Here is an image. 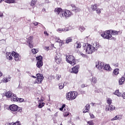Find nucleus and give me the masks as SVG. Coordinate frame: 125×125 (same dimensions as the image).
<instances>
[{
	"label": "nucleus",
	"mask_w": 125,
	"mask_h": 125,
	"mask_svg": "<svg viewBox=\"0 0 125 125\" xmlns=\"http://www.w3.org/2000/svg\"><path fill=\"white\" fill-rule=\"evenodd\" d=\"M90 107V105H89V104H87L85 107V108L88 110L89 109Z\"/></svg>",
	"instance_id": "obj_46"
},
{
	"label": "nucleus",
	"mask_w": 125,
	"mask_h": 125,
	"mask_svg": "<svg viewBox=\"0 0 125 125\" xmlns=\"http://www.w3.org/2000/svg\"><path fill=\"white\" fill-rule=\"evenodd\" d=\"M110 105H106L105 107V111H109L110 112Z\"/></svg>",
	"instance_id": "obj_40"
},
{
	"label": "nucleus",
	"mask_w": 125,
	"mask_h": 125,
	"mask_svg": "<svg viewBox=\"0 0 125 125\" xmlns=\"http://www.w3.org/2000/svg\"><path fill=\"white\" fill-rule=\"evenodd\" d=\"M88 125H93V122L88 121L87 122Z\"/></svg>",
	"instance_id": "obj_49"
},
{
	"label": "nucleus",
	"mask_w": 125,
	"mask_h": 125,
	"mask_svg": "<svg viewBox=\"0 0 125 125\" xmlns=\"http://www.w3.org/2000/svg\"><path fill=\"white\" fill-rule=\"evenodd\" d=\"M66 61L67 63H69L72 66H74L75 64H76V60L75 59V57L72 55L67 56L66 57Z\"/></svg>",
	"instance_id": "obj_5"
},
{
	"label": "nucleus",
	"mask_w": 125,
	"mask_h": 125,
	"mask_svg": "<svg viewBox=\"0 0 125 125\" xmlns=\"http://www.w3.org/2000/svg\"><path fill=\"white\" fill-rule=\"evenodd\" d=\"M83 50L88 54H91L93 53L95 50H97V47H94V46L89 44H85L84 45H83Z\"/></svg>",
	"instance_id": "obj_3"
},
{
	"label": "nucleus",
	"mask_w": 125,
	"mask_h": 125,
	"mask_svg": "<svg viewBox=\"0 0 125 125\" xmlns=\"http://www.w3.org/2000/svg\"><path fill=\"white\" fill-rule=\"evenodd\" d=\"M37 79L34 82V83H42V81H43L44 77L42 76V74L38 73L36 74Z\"/></svg>",
	"instance_id": "obj_7"
},
{
	"label": "nucleus",
	"mask_w": 125,
	"mask_h": 125,
	"mask_svg": "<svg viewBox=\"0 0 125 125\" xmlns=\"http://www.w3.org/2000/svg\"><path fill=\"white\" fill-rule=\"evenodd\" d=\"M117 120H122V115H117L111 119V121H117Z\"/></svg>",
	"instance_id": "obj_18"
},
{
	"label": "nucleus",
	"mask_w": 125,
	"mask_h": 125,
	"mask_svg": "<svg viewBox=\"0 0 125 125\" xmlns=\"http://www.w3.org/2000/svg\"><path fill=\"white\" fill-rule=\"evenodd\" d=\"M64 117H67V116H69V112H67V111H63V114Z\"/></svg>",
	"instance_id": "obj_37"
},
{
	"label": "nucleus",
	"mask_w": 125,
	"mask_h": 125,
	"mask_svg": "<svg viewBox=\"0 0 125 125\" xmlns=\"http://www.w3.org/2000/svg\"><path fill=\"white\" fill-rule=\"evenodd\" d=\"M55 61L57 64H60L62 59H61V54L60 53H56L55 55Z\"/></svg>",
	"instance_id": "obj_8"
},
{
	"label": "nucleus",
	"mask_w": 125,
	"mask_h": 125,
	"mask_svg": "<svg viewBox=\"0 0 125 125\" xmlns=\"http://www.w3.org/2000/svg\"><path fill=\"white\" fill-rule=\"evenodd\" d=\"M37 2V0H32L31 1V6H34Z\"/></svg>",
	"instance_id": "obj_33"
},
{
	"label": "nucleus",
	"mask_w": 125,
	"mask_h": 125,
	"mask_svg": "<svg viewBox=\"0 0 125 125\" xmlns=\"http://www.w3.org/2000/svg\"><path fill=\"white\" fill-rule=\"evenodd\" d=\"M87 112H88V109L86 108H85L83 111V113H87Z\"/></svg>",
	"instance_id": "obj_50"
},
{
	"label": "nucleus",
	"mask_w": 125,
	"mask_h": 125,
	"mask_svg": "<svg viewBox=\"0 0 125 125\" xmlns=\"http://www.w3.org/2000/svg\"><path fill=\"white\" fill-rule=\"evenodd\" d=\"M96 67L99 69V70H102V69H104V62H99L97 63L96 64Z\"/></svg>",
	"instance_id": "obj_12"
},
{
	"label": "nucleus",
	"mask_w": 125,
	"mask_h": 125,
	"mask_svg": "<svg viewBox=\"0 0 125 125\" xmlns=\"http://www.w3.org/2000/svg\"><path fill=\"white\" fill-rule=\"evenodd\" d=\"M82 87L83 88V87H85V85L84 84H82Z\"/></svg>",
	"instance_id": "obj_57"
},
{
	"label": "nucleus",
	"mask_w": 125,
	"mask_h": 125,
	"mask_svg": "<svg viewBox=\"0 0 125 125\" xmlns=\"http://www.w3.org/2000/svg\"><path fill=\"white\" fill-rule=\"evenodd\" d=\"M10 80H11V77H10V76H8L5 78L3 79L2 81L4 83H6L10 82Z\"/></svg>",
	"instance_id": "obj_19"
},
{
	"label": "nucleus",
	"mask_w": 125,
	"mask_h": 125,
	"mask_svg": "<svg viewBox=\"0 0 125 125\" xmlns=\"http://www.w3.org/2000/svg\"><path fill=\"white\" fill-rule=\"evenodd\" d=\"M47 110H48V111H51V110L50 109V108H47Z\"/></svg>",
	"instance_id": "obj_64"
},
{
	"label": "nucleus",
	"mask_w": 125,
	"mask_h": 125,
	"mask_svg": "<svg viewBox=\"0 0 125 125\" xmlns=\"http://www.w3.org/2000/svg\"><path fill=\"white\" fill-rule=\"evenodd\" d=\"M91 8L93 11H95V10L97 9V4H95L94 5H92Z\"/></svg>",
	"instance_id": "obj_27"
},
{
	"label": "nucleus",
	"mask_w": 125,
	"mask_h": 125,
	"mask_svg": "<svg viewBox=\"0 0 125 125\" xmlns=\"http://www.w3.org/2000/svg\"><path fill=\"white\" fill-rule=\"evenodd\" d=\"M59 89H63L64 88V84L63 83H61L59 84Z\"/></svg>",
	"instance_id": "obj_31"
},
{
	"label": "nucleus",
	"mask_w": 125,
	"mask_h": 125,
	"mask_svg": "<svg viewBox=\"0 0 125 125\" xmlns=\"http://www.w3.org/2000/svg\"><path fill=\"white\" fill-rule=\"evenodd\" d=\"M71 6L72 7V11H74V12H80L81 11V9L75 6L74 5H72Z\"/></svg>",
	"instance_id": "obj_14"
},
{
	"label": "nucleus",
	"mask_w": 125,
	"mask_h": 125,
	"mask_svg": "<svg viewBox=\"0 0 125 125\" xmlns=\"http://www.w3.org/2000/svg\"><path fill=\"white\" fill-rule=\"evenodd\" d=\"M77 96H78V92L73 91L67 93L66 97L67 100L72 101L74 100V99H76Z\"/></svg>",
	"instance_id": "obj_4"
},
{
	"label": "nucleus",
	"mask_w": 125,
	"mask_h": 125,
	"mask_svg": "<svg viewBox=\"0 0 125 125\" xmlns=\"http://www.w3.org/2000/svg\"><path fill=\"white\" fill-rule=\"evenodd\" d=\"M115 108V106L112 105H110V112H111V111H114Z\"/></svg>",
	"instance_id": "obj_38"
},
{
	"label": "nucleus",
	"mask_w": 125,
	"mask_h": 125,
	"mask_svg": "<svg viewBox=\"0 0 125 125\" xmlns=\"http://www.w3.org/2000/svg\"><path fill=\"white\" fill-rule=\"evenodd\" d=\"M104 70H105V71H111L112 70V68H111V67H110V65L107 64H105L104 65Z\"/></svg>",
	"instance_id": "obj_16"
},
{
	"label": "nucleus",
	"mask_w": 125,
	"mask_h": 125,
	"mask_svg": "<svg viewBox=\"0 0 125 125\" xmlns=\"http://www.w3.org/2000/svg\"><path fill=\"white\" fill-rule=\"evenodd\" d=\"M119 69L116 68L114 70L113 73L114 74V75H118L119 74Z\"/></svg>",
	"instance_id": "obj_34"
},
{
	"label": "nucleus",
	"mask_w": 125,
	"mask_h": 125,
	"mask_svg": "<svg viewBox=\"0 0 125 125\" xmlns=\"http://www.w3.org/2000/svg\"><path fill=\"white\" fill-rule=\"evenodd\" d=\"M96 11L98 14H100L101 13V11L100 9H96Z\"/></svg>",
	"instance_id": "obj_44"
},
{
	"label": "nucleus",
	"mask_w": 125,
	"mask_h": 125,
	"mask_svg": "<svg viewBox=\"0 0 125 125\" xmlns=\"http://www.w3.org/2000/svg\"><path fill=\"white\" fill-rule=\"evenodd\" d=\"M45 104L44 103H40L38 107V108H42Z\"/></svg>",
	"instance_id": "obj_30"
},
{
	"label": "nucleus",
	"mask_w": 125,
	"mask_h": 125,
	"mask_svg": "<svg viewBox=\"0 0 125 125\" xmlns=\"http://www.w3.org/2000/svg\"><path fill=\"white\" fill-rule=\"evenodd\" d=\"M121 97H123V99H125V92L123 94H121Z\"/></svg>",
	"instance_id": "obj_48"
},
{
	"label": "nucleus",
	"mask_w": 125,
	"mask_h": 125,
	"mask_svg": "<svg viewBox=\"0 0 125 125\" xmlns=\"http://www.w3.org/2000/svg\"><path fill=\"white\" fill-rule=\"evenodd\" d=\"M12 95L13 94L11 92H7L5 93V96L7 97V98H11Z\"/></svg>",
	"instance_id": "obj_20"
},
{
	"label": "nucleus",
	"mask_w": 125,
	"mask_h": 125,
	"mask_svg": "<svg viewBox=\"0 0 125 125\" xmlns=\"http://www.w3.org/2000/svg\"><path fill=\"white\" fill-rule=\"evenodd\" d=\"M79 30L80 31H81V32H83V31L85 30V28H84V27L83 26H80L79 28Z\"/></svg>",
	"instance_id": "obj_39"
},
{
	"label": "nucleus",
	"mask_w": 125,
	"mask_h": 125,
	"mask_svg": "<svg viewBox=\"0 0 125 125\" xmlns=\"http://www.w3.org/2000/svg\"><path fill=\"white\" fill-rule=\"evenodd\" d=\"M5 2L6 3H16L15 0H6Z\"/></svg>",
	"instance_id": "obj_24"
},
{
	"label": "nucleus",
	"mask_w": 125,
	"mask_h": 125,
	"mask_svg": "<svg viewBox=\"0 0 125 125\" xmlns=\"http://www.w3.org/2000/svg\"><path fill=\"white\" fill-rule=\"evenodd\" d=\"M36 59L38 62H42V56L37 57Z\"/></svg>",
	"instance_id": "obj_28"
},
{
	"label": "nucleus",
	"mask_w": 125,
	"mask_h": 125,
	"mask_svg": "<svg viewBox=\"0 0 125 125\" xmlns=\"http://www.w3.org/2000/svg\"><path fill=\"white\" fill-rule=\"evenodd\" d=\"M31 77H32V78H34V79L36 78V76H35L34 75H32Z\"/></svg>",
	"instance_id": "obj_60"
},
{
	"label": "nucleus",
	"mask_w": 125,
	"mask_h": 125,
	"mask_svg": "<svg viewBox=\"0 0 125 125\" xmlns=\"http://www.w3.org/2000/svg\"><path fill=\"white\" fill-rule=\"evenodd\" d=\"M94 46H97V43L95 42L94 44H93Z\"/></svg>",
	"instance_id": "obj_58"
},
{
	"label": "nucleus",
	"mask_w": 125,
	"mask_h": 125,
	"mask_svg": "<svg viewBox=\"0 0 125 125\" xmlns=\"http://www.w3.org/2000/svg\"><path fill=\"white\" fill-rule=\"evenodd\" d=\"M13 125H20V122L17 121L16 123H14Z\"/></svg>",
	"instance_id": "obj_45"
},
{
	"label": "nucleus",
	"mask_w": 125,
	"mask_h": 125,
	"mask_svg": "<svg viewBox=\"0 0 125 125\" xmlns=\"http://www.w3.org/2000/svg\"><path fill=\"white\" fill-rule=\"evenodd\" d=\"M92 106H96L97 105H99V104H96V103H92Z\"/></svg>",
	"instance_id": "obj_51"
},
{
	"label": "nucleus",
	"mask_w": 125,
	"mask_h": 125,
	"mask_svg": "<svg viewBox=\"0 0 125 125\" xmlns=\"http://www.w3.org/2000/svg\"><path fill=\"white\" fill-rule=\"evenodd\" d=\"M125 77H122L121 78V79H120L119 81V83L120 85L123 84V83H124L125 82Z\"/></svg>",
	"instance_id": "obj_22"
},
{
	"label": "nucleus",
	"mask_w": 125,
	"mask_h": 125,
	"mask_svg": "<svg viewBox=\"0 0 125 125\" xmlns=\"http://www.w3.org/2000/svg\"><path fill=\"white\" fill-rule=\"evenodd\" d=\"M9 109L13 112H16L17 111H18V112H20V113L22 112V108L18 107L17 105L16 104H12L10 105Z\"/></svg>",
	"instance_id": "obj_6"
},
{
	"label": "nucleus",
	"mask_w": 125,
	"mask_h": 125,
	"mask_svg": "<svg viewBox=\"0 0 125 125\" xmlns=\"http://www.w3.org/2000/svg\"><path fill=\"white\" fill-rule=\"evenodd\" d=\"M32 53L33 54H37L39 50H37L36 49H32Z\"/></svg>",
	"instance_id": "obj_36"
},
{
	"label": "nucleus",
	"mask_w": 125,
	"mask_h": 125,
	"mask_svg": "<svg viewBox=\"0 0 125 125\" xmlns=\"http://www.w3.org/2000/svg\"><path fill=\"white\" fill-rule=\"evenodd\" d=\"M0 17H1V18L3 17V13L0 12Z\"/></svg>",
	"instance_id": "obj_53"
},
{
	"label": "nucleus",
	"mask_w": 125,
	"mask_h": 125,
	"mask_svg": "<svg viewBox=\"0 0 125 125\" xmlns=\"http://www.w3.org/2000/svg\"><path fill=\"white\" fill-rule=\"evenodd\" d=\"M12 97H11V101H14V102H17L18 98L17 97V96L15 94H13L12 95Z\"/></svg>",
	"instance_id": "obj_15"
},
{
	"label": "nucleus",
	"mask_w": 125,
	"mask_h": 125,
	"mask_svg": "<svg viewBox=\"0 0 125 125\" xmlns=\"http://www.w3.org/2000/svg\"><path fill=\"white\" fill-rule=\"evenodd\" d=\"M115 95H117V96H118V97H121L122 96V93H120V91L119 90H116L115 91V93H113Z\"/></svg>",
	"instance_id": "obj_23"
},
{
	"label": "nucleus",
	"mask_w": 125,
	"mask_h": 125,
	"mask_svg": "<svg viewBox=\"0 0 125 125\" xmlns=\"http://www.w3.org/2000/svg\"><path fill=\"white\" fill-rule=\"evenodd\" d=\"M107 103L108 105H110L112 103V99H111L110 98L107 99Z\"/></svg>",
	"instance_id": "obj_35"
},
{
	"label": "nucleus",
	"mask_w": 125,
	"mask_h": 125,
	"mask_svg": "<svg viewBox=\"0 0 125 125\" xmlns=\"http://www.w3.org/2000/svg\"><path fill=\"white\" fill-rule=\"evenodd\" d=\"M34 37L33 36H30L28 38V40L27 41V45H28L30 48H33L34 47V45L33 44V40Z\"/></svg>",
	"instance_id": "obj_9"
},
{
	"label": "nucleus",
	"mask_w": 125,
	"mask_h": 125,
	"mask_svg": "<svg viewBox=\"0 0 125 125\" xmlns=\"http://www.w3.org/2000/svg\"><path fill=\"white\" fill-rule=\"evenodd\" d=\"M74 46L76 47V48H81L82 45H81L80 42H77L75 44Z\"/></svg>",
	"instance_id": "obj_26"
},
{
	"label": "nucleus",
	"mask_w": 125,
	"mask_h": 125,
	"mask_svg": "<svg viewBox=\"0 0 125 125\" xmlns=\"http://www.w3.org/2000/svg\"><path fill=\"white\" fill-rule=\"evenodd\" d=\"M73 41V39H72V38L68 37L66 40V43H69V42H71Z\"/></svg>",
	"instance_id": "obj_29"
},
{
	"label": "nucleus",
	"mask_w": 125,
	"mask_h": 125,
	"mask_svg": "<svg viewBox=\"0 0 125 125\" xmlns=\"http://www.w3.org/2000/svg\"><path fill=\"white\" fill-rule=\"evenodd\" d=\"M56 78V79L57 80V81H59V80H60V78H61V75L57 74Z\"/></svg>",
	"instance_id": "obj_41"
},
{
	"label": "nucleus",
	"mask_w": 125,
	"mask_h": 125,
	"mask_svg": "<svg viewBox=\"0 0 125 125\" xmlns=\"http://www.w3.org/2000/svg\"><path fill=\"white\" fill-rule=\"evenodd\" d=\"M3 0H0V3H1V2H2V1H3Z\"/></svg>",
	"instance_id": "obj_62"
},
{
	"label": "nucleus",
	"mask_w": 125,
	"mask_h": 125,
	"mask_svg": "<svg viewBox=\"0 0 125 125\" xmlns=\"http://www.w3.org/2000/svg\"><path fill=\"white\" fill-rule=\"evenodd\" d=\"M12 56L14 57L15 61H20V60L21 59V56H19L18 53L14 51L12 52Z\"/></svg>",
	"instance_id": "obj_10"
},
{
	"label": "nucleus",
	"mask_w": 125,
	"mask_h": 125,
	"mask_svg": "<svg viewBox=\"0 0 125 125\" xmlns=\"http://www.w3.org/2000/svg\"><path fill=\"white\" fill-rule=\"evenodd\" d=\"M65 106H66V104H62V108H63L64 109V108H65Z\"/></svg>",
	"instance_id": "obj_56"
},
{
	"label": "nucleus",
	"mask_w": 125,
	"mask_h": 125,
	"mask_svg": "<svg viewBox=\"0 0 125 125\" xmlns=\"http://www.w3.org/2000/svg\"><path fill=\"white\" fill-rule=\"evenodd\" d=\"M14 21H15V22H18V21L17 20H14Z\"/></svg>",
	"instance_id": "obj_61"
},
{
	"label": "nucleus",
	"mask_w": 125,
	"mask_h": 125,
	"mask_svg": "<svg viewBox=\"0 0 125 125\" xmlns=\"http://www.w3.org/2000/svg\"><path fill=\"white\" fill-rule=\"evenodd\" d=\"M60 111H62V112H64V111H65L66 109L65 108L63 109V108L61 107V108H60Z\"/></svg>",
	"instance_id": "obj_52"
},
{
	"label": "nucleus",
	"mask_w": 125,
	"mask_h": 125,
	"mask_svg": "<svg viewBox=\"0 0 125 125\" xmlns=\"http://www.w3.org/2000/svg\"><path fill=\"white\" fill-rule=\"evenodd\" d=\"M54 12L57 15H59L61 18L68 19L71 17L73 14L68 10H63L61 7H57L54 9Z\"/></svg>",
	"instance_id": "obj_1"
},
{
	"label": "nucleus",
	"mask_w": 125,
	"mask_h": 125,
	"mask_svg": "<svg viewBox=\"0 0 125 125\" xmlns=\"http://www.w3.org/2000/svg\"><path fill=\"white\" fill-rule=\"evenodd\" d=\"M1 76H2V73L0 71V77H1Z\"/></svg>",
	"instance_id": "obj_59"
},
{
	"label": "nucleus",
	"mask_w": 125,
	"mask_h": 125,
	"mask_svg": "<svg viewBox=\"0 0 125 125\" xmlns=\"http://www.w3.org/2000/svg\"><path fill=\"white\" fill-rule=\"evenodd\" d=\"M80 66L79 65L76 66L74 67L71 68L70 70L71 73H73L74 74H78L79 73V69Z\"/></svg>",
	"instance_id": "obj_11"
},
{
	"label": "nucleus",
	"mask_w": 125,
	"mask_h": 125,
	"mask_svg": "<svg viewBox=\"0 0 125 125\" xmlns=\"http://www.w3.org/2000/svg\"><path fill=\"white\" fill-rule=\"evenodd\" d=\"M43 65L42 63V62H37V63L36 64V66L38 68H41Z\"/></svg>",
	"instance_id": "obj_25"
},
{
	"label": "nucleus",
	"mask_w": 125,
	"mask_h": 125,
	"mask_svg": "<svg viewBox=\"0 0 125 125\" xmlns=\"http://www.w3.org/2000/svg\"><path fill=\"white\" fill-rule=\"evenodd\" d=\"M119 33H120V32L116 30H109L104 32L101 34V37H103V38L105 40H112V35L117 36Z\"/></svg>",
	"instance_id": "obj_2"
},
{
	"label": "nucleus",
	"mask_w": 125,
	"mask_h": 125,
	"mask_svg": "<svg viewBox=\"0 0 125 125\" xmlns=\"http://www.w3.org/2000/svg\"><path fill=\"white\" fill-rule=\"evenodd\" d=\"M89 115H90V118L92 119H94V118H95L94 117V115L93 114L89 113Z\"/></svg>",
	"instance_id": "obj_47"
},
{
	"label": "nucleus",
	"mask_w": 125,
	"mask_h": 125,
	"mask_svg": "<svg viewBox=\"0 0 125 125\" xmlns=\"http://www.w3.org/2000/svg\"><path fill=\"white\" fill-rule=\"evenodd\" d=\"M44 35H46V36H49V34H48V33L46 31H44Z\"/></svg>",
	"instance_id": "obj_54"
},
{
	"label": "nucleus",
	"mask_w": 125,
	"mask_h": 125,
	"mask_svg": "<svg viewBox=\"0 0 125 125\" xmlns=\"http://www.w3.org/2000/svg\"><path fill=\"white\" fill-rule=\"evenodd\" d=\"M55 41L56 42H62V41H61V40H60V39L59 38V37H55Z\"/></svg>",
	"instance_id": "obj_32"
},
{
	"label": "nucleus",
	"mask_w": 125,
	"mask_h": 125,
	"mask_svg": "<svg viewBox=\"0 0 125 125\" xmlns=\"http://www.w3.org/2000/svg\"><path fill=\"white\" fill-rule=\"evenodd\" d=\"M17 100V102H23L24 101V99L18 98Z\"/></svg>",
	"instance_id": "obj_43"
},
{
	"label": "nucleus",
	"mask_w": 125,
	"mask_h": 125,
	"mask_svg": "<svg viewBox=\"0 0 125 125\" xmlns=\"http://www.w3.org/2000/svg\"><path fill=\"white\" fill-rule=\"evenodd\" d=\"M12 53L7 52L6 54V58L8 59V60H12L13 58H12Z\"/></svg>",
	"instance_id": "obj_13"
},
{
	"label": "nucleus",
	"mask_w": 125,
	"mask_h": 125,
	"mask_svg": "<svg viewBox=\"0 0 125 125\" xmlns=\"http://www.w3.org/2000/svg\"><path fill=\"white\" fill-rule=\"evenodd\" d=\"M32 24H33V25H34V26H38L39 25V24H41V23L39 22H38L36 21H33Z\"/></svg>",
	"instance_id": "obj_42"
},
{
	"label": "nucleus",
	"mask_w": 125,
	"mask_h": 125,
	"mask_svg": "<svg viewBox=\"0 0 125 125\" xmlns=\"http://www.w3.org/2000/svg\"><path fill=\"white\" fill-rule=\"evenodd\" d=\"M68 31H69V29L65 28H59L57 29V32H58V33H61L62 32H68Z\"/></svg>",
	"instance_id": "obj_17"
},
{
	"label": "nucleus",
	"mask_w": 125,
	"mask_h": 125,
	"mask_svg": "<svg viewBox=\"0 0 125 125\" xmlns=\"http://www.w3.org/2000/svg\"><path fill=\"white\" fill-rule=\"evenodd\" d=\"M38 102H43V99H41V100H39Z\"/></svg>",
	"instance_id": "obj_55"
},
{
	"label": "nucleus",
	"mask_w": 125,
	"mask_h": 125,
	"mask_svg": "<svg viewBox=\"0 0 125 125\" xmlns=\"http://www.w3.org/2000/svg\"><path fill=\"white\" fill-rule=\"evenodd\" d=\"M55 116L56 117H57V112L55 114Z\"/></svg>",
	"instance_id": "obj_63"
},
{
	"label": "nucleus",
	"mask_w": 125,
	"mask_h": 125,
	"mask_svg": "<svg viewBox=\"0 0 125 125\" xmlns=\"http://www.w3.org/2000/svg\"><path fill=\"white\" fill-rule=\"evenodd\" d=\"M90 81L92 83H97V79L96 77H92L90 79Z\"/></svg>",
	"instance_id": "obj_21"
}]
</instances>
